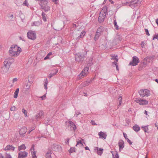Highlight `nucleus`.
I'll return each instance as SVG.
<instances>
[{
	"label": "nucleus",
	"instance_id": "5701e85b",
	"mask_svg": "<svg viewBox=\"0 0 158 158\" xmlns=\"http://www.w3.org/2000/svg\"><path fill=\"white\" fill-rule=\"evenodd\" d=\"M41 23L40 21H36L33 22L31 24L32 26H39L41 24Z\"/></svg>",
	"mask_w": 158,
	"mask_h": 158
},
{
	"label": "nucleus",
	"instance_id": "a878e982",
	"mask_svg": "<svg viewBox=\"0 0 158 158\" xmlns=\"http://www.w3.org/2000/svg\"><path fill=\"white\" fill-rule=\"evenodd\" d=\"M111 153L112 154L113 158H119L117 152H111Z\"/></svg>",
	"mask_w": 158,
	"mask_h": 158
},
{
	"label": "nucleus",
	"instance_id": "7ed1b4c3",
	"mask_svg": "<svg viewBox=\"0 0 158 158\" xmlns=\"http://www.w3.org/2000/svg\"><path fill=\"white\" fill-rule=\"evenodd\" d=\"M89 70V68L88 67H85L77 77V79L79 80L82 78L84 77L85 76L88 72Z\"/></svg>",
	"mask_w": 158,
	"mask_h": 158
},
{
	"label": "nucleus",
	"instance_id": "c9c22d12",
	"mask_svg": "<svg viewBox=\"0 0 158 158\" xmlns=\"http://www.w3.org/2000/svg\"><path fill=\"white\" fill-rule=\"evenodd\" d=\"M122 98L121 96H119L118 98V100L119 101V103L118 105L119 107L121 105L122 102Z\"/></svg>",
	"mask_w": 158,
	"mask_h": 158
},
{
	"label": "nucleus",
	"instance_id": "a18cd8bd",
	"mask_svg": "<svg viewBox=\"0 0 158 158\" xmlns=\"http://www.w3.org/2000/svg\"><path fill=\"white\" fill-rule=\"evenodd\" d=\"M101 32H102L101 28V27H98L96 33H100L101 34Z\"/></svg>",
	"mask_w": 158,
	"mask_h": 158
},
{
	"label": "nucleus",
	"instance_id": "f3484780",
	"mask_svg": "<svg viewBox=\"0 0 158 158\" xmlns=\"http://www.w3.org/2000/svg\"><path fill=\"white\" fill-rule=\"evenodd\" d=\"M118 144L119 148V150L120 151L121 149H122L124 147V142L123 140L120 139L119 140Z\"/></svg>",
	"mask_w": 158,
	"mask_h": 158
},
{
	"label": "nucleus",
	"instance_id": "9d476101",
	"mask_svg": "<svg viewBox=\"0 0 158 158\" xmlns=\"http://www.w3.org/2000/svg\"><path fill=\"white\" fill-rule=\"evenodd\" d=\"M106 14L102 13L100 12L99 15L98 21L100 23H101L103 22L106 17Z\"/></svg>",
	"mask_w": 158,
	"mask_h": 158
},
{
	"label": "nucleus",
	"instance_id": "7c9ffc66",
	"mask_svg": "<svg viewBox=\"0 0 158 158\" xmlns=\"http://www.w3.org/2000/svg\"><path fill=\"white\" fill-rule=\"evenodd\" d=\"M58 72V70H56V71L55 72V73H50L48 77L49 78H51L53 76L56 75Z\"/></svg>",
	"mask_w": 158,
	"mask_h": 158
},
{
	"label": "nucleus",
	"instance_id": "5fc2aeb1",
	"mask_svg": "<svg viewBox=\"0 0 158 158\" xmlns=\"http://www.w3.org/2000/svg\"><path fill=\"white\" fill-rule=\"evenodd\" d=\"M145 32H146V34L148 35V36H149V35H150L149 33V32H148V30L147 29H145Z\"/></svg>",
	"mask_w": 158,
	"mask_h": 158
},
{
	"label": "nucleus",
	"instance_id": "ddd939ff",
	"mask_svg": "<svg viewBox=\"0 0 158 158\" xmlns=\"http://www.w3.org/2000/svg\"><path fill=\"white\" fill-rule=\"evenodd\" d=\"M94 152L98 155L101 156L103 152V149L102 148H99L98 147H95L94 148Z\"/></svg>",
	"mask_w": 158,
	"mask_h": 158
},
{
	"label": "nucleus",
	"instance_id": "774afa93",
	"mask_svg": "<svg viewBox=\"0 0 158 158\" xmlns=\"http://www.w3.org/2000/svg\"><path fill=\"white\" fill-rule=\"evenodd\" d=\"M17 78H14L13 80V82H14L16 81H17Z\"/></svg>",
	"mask_w": 158,
	"mask_h": 158
},
{
	"label": "nucleus",
	"instance_id": "bf43d9fd",
	"mask_svg": "<svg viewBox=\"0 0 158 158\" xmlns=\"http://www.w3.org/2000/svg\"><path fill=\"white\" fill-rule=\"evenodd\" d=\"M145 43L144 42H142L141 44V46L142 48H143L144 46Z\"/></svg>",
	"mask_w": 158,
	"mask_h": 158
},
{
	"label": "nucleus",
	"instance_id": "680f3d73",
	"mask_svg": "<svg viewBox=\"0 0 158 158\" xmlns=\"http://www.w3.org/2000/svg\"><path fill=\"white\" fill-rule=\"evenodd\" d=\"M114 67H115L116 66V65H117V62H114L112 63Z\"/></svg>",
	"mask_w": 158,
	"mask_h": 158
},
{
	"label": "nucleus",
	"instance_id": "c03bdc74",
	"mask_svg": "<svg viewBox=\"0 0 158 158\" xmlns=\"http://www.w3.org/2000/svg\"><path fill=\"white\" fill-rule=\"evenodd\" d=\"M23 5L28 6L29 4L27 2V0H25L23 4Z\"/></svg>",
	"mask_w": 158,
	"mask_h": 158
},
{
	"label": "nucleus",
	"instance_id": "393cba45",
	"mask_svg": "<svg viewBox=\"0 0 158 158\" xmlns=\"http://www.w3.org/2000/svg\"><path fill=\"white\" fill-rule=\"evenodd\" d=\"M133 129L135 131L138 132L140 130V128L138 125H135L133 127Z\"/></svg>",
	"mask_w": 158,
	"mask_h": 158
},
{
	"label": "nucleus",
	"instance_id": "39448f33",
	"mask_svg": "<svg viewBox=\"0 0 158 158\" xmlns=\"http://www.w3.org/2000/svg\"><path fill=\"white\" fill-rule=\"evenodd\" d=\"M28 39L32 40H34L36 38V35L34 31H31L28 32L27 34Z\"/></svg>",
	"mask_w": 158,
	"mask_h": 158
},
{
	"label": "nucleus",
	"instance_id": "58836bf2",
	"mask_svg": "<svg viewBox=\"0 0 158 158\" xmlns=\"http://www.w3.org/2000/svg\"><path fill=\"white\" fill-rule=\"evenodd\" d=\"M143 130L145 132H148V128L147 126L142 127Z\"/></svg>",
	"mask_w": 158,
	"mask_h": 158
},
{
	"label": "nucleus",
	"instance_id": "8fccbe9b",
	"mask_svg": "<svg viewBox=\"0 0 158 158\" xmlns=\"http://www.w3.org/2000/svg\"><path fill=\"white\" fill-rule=\"evenodd\" d=\"M81 113L80 112H78L77 111H76L75 112V114H74V116H76V117H77L78 116V115L79 114H81Z\"/></svg>",
	"mask_w": 158,
	"mask_h": 158
},
{
	"label": "nucleus",
	"instance_id": "de8ad7c7",
	"mask_svg": "<svg viewBox=\"0 0 158 158\" xmlns=\"http://www.w3.org/2000/svg\"><path fill=\"white\" fill-rule=\"evenodd\" d=\"M128 0H125L124 1H121V2L123 4H126L127 3H128Z\"/></svg>",
	"mask_w": 158,
	"mask_h": 158
},
{
	"label": "nucleus",
	"instance_id": "473e14b6",
	"mask_svg": "<svg viewBox=\"0 0 158 158\" xmlns=\"http://www.w3.org/2000/svg\"><path fill=\"white\" fill-rule=\"evenodd\" d=\"M46 14H45L43 12H42V18L44 22H46L47 21L46 18Z\"/></svg>",
	"mask_w": 158,
	"mask_h": 158
},
{
	"label": "nucleus",
	"instance_id": "3c124183",
	"mask_svg": "<svg viewBox=\"0 0 158 158\" xmlns=\"http://www.w3.org/2000/svg\"><path fill=\"white\" fill-rule=\"evenodd\" d=\"M155 39H157L158 40V34H155L153 36L152 40H154Z\"/></svg>",
	"mask_w": 158,
	"mask_h": 158
},
{
	"label": "nucleus",
	"instance_id": "6e6d98bb",
	"mask_svg": "<svg viewBox=\"0 0 158 158\" xmlns=\"http://www.w3.org/2000/svg\"><path fill=\"white\" fill-rule=\"evenodd\" d=\"M15 109H16V107L15 106L11 107L10 108V110L11 111H14V110H15Z\"/></svg>",
	"mask_w": 158,
	"mask_h": 158
},
{
	"label": "nucleus",
	"instance_id": "f8f14e48",
	"mask_svg": "<svg viewBox=\"0 0 158 158\" xmlns=\"http://www.w3.org/2000/svg\"><path fill=\"white\" fill-rule=\"evenodd\" d=\"M14 61V59L12 58H9L7 59L4 61V63L6 64L7 65H9L10 67V64L12 63Z\"/></svg>",
	"mask_w": 158,
	"mask_h": 158
},
{
	"label": "nucleus",
	"instance_id": "0e129e2a",
	"mask_svg": "<svg viewBox=\"0 0 158 158\" xmlns=\"http://www.w3.org/2000/svg\"><path fill=\"white\" fill-rule=\"evenodd\" d=\"M123 136H124V138H125V139H127V134L123 132Z\"/></svg>",
	"mask_w": 158,
	"mask_h": 158
},
{
	"label": "nucleus",
	"instance_id": "aec40b11",
	"mask_svg": "<svg viewBox=\"0 0 158 158\" xmlns=\"http://www.w3.org/2000/svg\"><path fill=\"white\" fill-rule=\"evenodd\" d=\"M92 80L90 79H88L86 81H85L82 82L81 84L83 87L86 86L89 84L91 82Z\"/></svg>",
	"mask_w": 158,
	"mask_h": 158
},
{
	"label": "nucleus",
	"instance_id": "dca6fc26",
	"mask_svg": "<svg viewBox=\"0 0 158 158\" xmlns=\"http://www.w3.org/2000/svg\"><path fill=\"white\" fill-rule=\"evenodd\" d=\"M4 66L2 68V70L3 72V73H5L7 72L10 67L9 65H7L6 64L4 63Z\"/></svg>",
	"mask_w": 158,
	"mask_h": 158
},
{
	"label": "nucleus",
	"instance_id": "412c9836",
	"mask_svg": "<svg viewBox=\"0 0 158 158\" xmlns=\"http://www.w3.org/2000/svg\"><path fill=\"white\" fill-rule=\"evenodd\" d=\"M48 1L46 0H42L39 3V4L42 7L43 6L48 5Z\"/></svg>",
	"mask_w": 158,
	"mask_h": 158
},
{
	"label": "nucleus",
	"instance_id": "0eeeda50",
	"mask_svg": "<svg viewBox=\"0 0 158 158\" xmlns=\"http://www.w3.org/2000/svg\"><path fill=\"white\" fill-rule=\"evenodd\" d=\"M84 55H82L80 53H77L75 56V60L78 62L82 61L84 60Z\"/></svg>",
	"mask_w": 158,
	"mask_h": 158
},
{
	"label": "nucleus",
	"instance_id": "13d9d810",
	"mask_svg": "<svg viewBox=\"0 0 158 158\" xmlns=\"http://www.w3.org/2000/svg\"><path fill=\"white\" fill-rule=\"evenodd\" d=\"M127 142L130 144H132V142H131V140L128 138L126 139Z\"/></svg>",
	"mask_w": 158,
	"mask_h": 158
},
{
	"label": "nucleus",
	"instance_id": "f704fd0d",
	"mask_svg": "<svg viewBox=\"0 0 158 158\" xmlns=\"http://www.w3.org/2000/svg\"><path fill=\"white\" fill-rule=\"evenodd\" d=\"M82 140L83 141V139H81V140H79L77 142V143L76 145V146L77 147V145L78 144H81V146H83V144L82 142Z\"/></svg>",
	"mask_w": 158,
	"mask_h": 158
},
{
	"label": "nucleus",
	"instance_id": "20e7f679",
	"mask_svg": "<svg viewBox=\"0 0 158 158\" xmlns=\"http://www.w3.org/2000/svg\"><path fill=\"white\" fill-rule=\"evenodd\" d=\"M139 59L136 56H134L132 58V60L129 63V65L135 66L137 65L139 62Z\"/></svg>",
	"mask_w": 158,
	"mask_h": 158
},
{
	"label": "nucleus",
	"instance_id": "c756f323",
	"mask_svg": "<svg viewBox=\"0 0 158 158\" xmlns=\"http://www.w3.org/2000/svg\"><path fill=\"white\" fill-rule=\"evenodd\" d=\"M101 35V34L100 33H98L96 32L95 36L94 38V39L95 40H97L98 39L99 37Z\"/></svg>",
	"mask_w": 158,
	"mask_h": 158
},
{
	"label": "nucleus",
	"instance_id": "423d86ee",
	"mask_svg": "<svg viewBox=\"0 0 158 158\" xmlns=\"http://www.w3.org/2000/svg\"><path fill=\"white\" fill-rule=\"evenodd\" d=\"M52 148L54 151L57 152H61L62 150V147L59 145L54 144L52 146Z\"/></svg>",
	"mask_w": 158,
	"mask_h": 158
},
{
	"label": "nucleus",
	"instance_id": "79ce46f5",
	"mask_svg": "<svg viewBox=\"0 0 158 158\" xmlns=\"http://www.w3.org/2000/svg\"><path fill=\"white\" fill-rule=\"evenodd\" d=\"M69 152L70 153H73L74 152H75V148H73V147L71 148L69 150Z\"/></svg>",
	"mask_w": 158,
	"mask_h": 158
},
{
	"label": "nucleus",
	"instance_id": "2f4dec72",
	"mask_svg": "<svg viewBox=\"0 0 158 158\" xmlns=\"http://www.w3.org/2000/svg\"><path fill=\"white\" fill-rule=\"evenodd\" d=\"M52 153L51 152H47L45 155V157L46 158H52L51 157Z\"/></svg>",
	"mask_w": 158,
	"mask_h": 158
},
{
	"label": "nucleus",
	"instance_id": "4d7b16f0",
	"mask_svg": "<svg viewBox=\"0 0 158 158\" xmlns=\"http://www.w3.org/2000/svg\"><path fill=\"white\" fill-rule=\"evenodd\" d=\"M31 151H34V145H32L30 149Z\"/></svg>",
	"mask_w": 158,
	"mask_h": 158
},
{
	"label": "nucleus",
	"instance_id": "37998d69",
	"mask_svg": "<svg viewBox=\"0 0 158 158\" xmlns=\"http://www.w3.org/2000/svg\"><path fill=\"white\" fill-rule=\"evenodd\" d=\"M85 34V31H83L81 32L79 36L80 38H82L84 36Z\"/></svg>",
	"mask_w": 158,
	"mask_h": 158
},
{
	"label": "nucleus",
	"instance_id": "6ab92c4d",
	"mask_svg": "<svg viewBox=\"0 0 158 158\" xmlns=\"http://www.w3.org/2000/svg\"><path fill=\"white\" fill-rule=\"evenodd\" d=\"M15 148L12 145H7L4 148V150L5 151L6 150H12L14 151Z\"/></svg>",
	"mask_w": 158,
	"mask_h": 158
},
{
	"label": "nucleus",
	"instance_id": "2eb2a0df",
	"mask_svg": "<svg viewBox=\"0 0 158 158\" xmlns=\"http://www.w3.org/2000/svg\"><path fill=\"white\" fill-rule=\"evenodd\" d=\"M44 112L43 111H40L39 113L37 114L35 116V118L36 120H38L44 117Z\"/></svg>",
	"mask_w": 158,
	"mask_h": 158
},
{
	"label": "nucleus",
	"instance_id": "603ef678",
	"mask_svg": "<svg viewBox=\"0 0 158 158\" xmlns=\"http://www.w3.org/2000/svg\"><path fill=\"white\" fill-rule=\"evenodd\" d=\"M5 158H12V157L10 154H7L6 153V156H5Z\"/></svg>",
	"mask_w": 158,
	"mask_h": 158
},
{
	"label": "nucleus",
	"instance_id": "1a4fd4ad",
	"mask_svg": "<svg viewBox=\"0 0 158 158\" xmlns=\"http://www.w3.org/2000/svg\"><path fill=\"white\" fill-rule=\"evenodd\" d=\"M65 123L66 124L69 123L68 126H69L71 127L72 128V129L71 130H73L74 131H75L77 128L75 124L73 122L71 121H66Z\"/></svg>",
	"mask_w": 158,
	"mask_h": 158
},
{
	"label": "nucleus",
	"instance_id": "f257e3e1",
	"mask_svg": "<svg viewBox=\"0 0 158 158\" xmlns=\"http://www.w3.org/2000/svg\"><path fill=\"white\" fill-rule=\"evenodd\" d=\"M21 51V48L17 45H12L10 48L9 52L11 56H17L19 55Z\"/></svg>",
	"mask_w": 158,
	"mask_h": 158
},
{
	"label": "nucleus",
	"instance_id": "a19ab883",
	"mask_svg": "<svg viewBox=\"0 0 158 158\" xmlns=\"http://www.w3.org/2000/svg\"><path fill=\"white\" fill-rule=\"evenodd\" d=\"M52 54V53L51 52H49L47 55V56L44 58V60H46L47 59L49 58V56H50Z\"/></svg>",
	"mask_w": 158,
	"mask_h": 158
},
{
	"label": "nucleus",
	"instance_id": "c85d7f7f",
	"mask_svg": "<svg viewBox=\"0 0 158 158\" xmlns=\"http://www.w3.org/2000/svg\"><path fill=\"white\" fill-rule=\"evenodd\" d=\"M111 60H116V62L118 61V59L117 58L118 56L117 55H112L111 56Z\"/></svg>",
	"mask_w": 158,
	"mask_h": 158
},
{
	"label": "nucleus",
	"instance_id": "09e8293b",
	"mask_svg": "<svg viewBox=\"0 0 158 158\" xmlns=\"http://www.w3.org/2000/svg\"><path fill=\"white\" fill-rule=\"evenodd\" d=\"M18 92L15 91L14 94V98H17L18 97Z\"/></svg>",
	"mask_w": 158,
	"mask_h": 158
},
{
	"label": "nucleus",
	"instance_id": "4468645a",
	"mask_svg": "<svg viewBox=\"0 0 158 158\" xmlns=\"http://www.w3.org/2000/svg\"><path fill=\"white\" fill-rule=\"evenodd\" d=\"M27 130L26 127H25L21 128L19 130V134L20 135L23 136L27 132Z\"/></svg>",
	"mask_w": 158,
	"mask_h": 158
},
{
	"label": "nucleus",
	"instance_id": "ea45409f",
	"mask_svg": "<svg viewBox=\"0 0 158 158\" xmlns=\"http://www.w3.org/2000/svg\"><path fill=\"white\" fill-rule=\"evenodd\" d=\"M114 26L115 27L116 29L117 30L118 29V27L117 24V22H116L115 19V20L114 21Z\"/></svg>",
	"mask_w": 158,
	"mask_h": 158
},
{
	"label": "nucleus",
	"instance_id": "69168bd1",
	"mask_svg": "<svg viewBox=\"0 0 158 158\" xmlns=\"http://www.w3.org/2000/svg\"><path fill=\"white\" fill-rule=\"evenodd\" d=\"M47 84H45V83L44 84V89H47Z\"/></svg>",
	"mask_w": 158,
	"mask_h": 158
},
{
	"label": "nucleus",
	"instance_id": "e2e57ef3",
	"mask_svg": "<svg viewBox=\"0 0 158 158\" xmlns=\"http://www.w3.org/2000/svg\"><path fill=\"white\" fill-rule=\"evenodd\" d=\"M142 1V0H138L137 1L136 3L138 4H140Z\"/></svg>",
	"mask_w": 158,
	"mask_h": 158
},
{
	"label": "nucleus",
	"instance_id": "cd10ccee",
	"mask_svg": "<svg viewBox=\"0 0 158 158\" xmlns=\"http://www.w3.org/2000/svg\"><path fill=\"white\" fill-rule=\"evenodd\" d=\"M26 147L24 144H23L18 147V150L20 151L21 150H25L26 149Z\"/></svg>",
	"mask_w": 158,
	"mask_h": 158
},
{
	"label": "nucleus",
	"instance_id": "338daca9",
	"mask_svg": "<svg viewBox=\"0 0 158 158\" xmlns=\"http://www.w3.org/2000/svg\"><path fill=\"white\" fill-rule=\"evenodd\" d=\"M91 123L93 125H96V123L94 122V121H93V120H92L91 121Z\"/></svg>",
	"mask_w": 158,
	"mask_h": 158
},
{
	"label": "nucleus",
	"instance_id": "72a5a7b5",
	"mask_svg": "<svg viewBox=\"0 0 158 158\" xmlns=\"http://www.w3.org/2000/svg\"><path fill=\"white\" fill-rule=\"evenodd\" d=\"M35 126H33L32 127H30L29 128V131H28V133L30 134L31 131H33L35 128Z\"/></svg>",
	"mask_w": 158,
	"mask_h": 158
},
{
	"label": "nucleus",
	"instance_id": "864d4df0",
	"mask_svg": "<svg viewBox=\"0 0 158 158\" xmlns=\"http://www.w3.org/2000/svg\"><path fill=\"white\" fill-rule=\"evenodd\" d=\"M52 2L55 3L56 4H57L59 2L58 0H52Z\"/></svg>",
	"mask_w": 158,
	"mask_h": 158
},
{
	"label": "nucleus",
	"instance_id": "e433bc0d",
	"mask_svg": "<svg viewBox=\"0 0 158 158\" xmlns=\"http://www.w3.org/2000/svg\"><path fill=\"white\" fill-rule=\"evenodd\" d=\"M32 158H37L36 156V152L35 151H33L31 152Z\"/></svg>",
	"mask_w": 158,
	"mask_h": 158
},
{
	"label": "nucleus",
	"instance_id": "a211bd4d",
	"mask_svg": "<svg viewBox=\"0 0 158 158\" xmlns=\"http://www.w3.org/2000/svg\"><path fill=\"white\" fill-rule=\"evenodd\" d=\"M98 135L100 138L103 139H105L107 137V135L104 132L102 131H100L98 133Z\"/></svg>",
	"mask_w": 158,
	"mask_h": 158
},
{
	"label": "nucleus",
	"instance_id": "9b49d317",
	"mask_svg": "<svg viewBox=\"0 0 158 158\" xmlns=\"http://www.w3.org/2000/svg\"><path fill=\"white\" fill-rule=\"evenodd\" d=\"M28 153L25 151H20L18 154V158H25L27 157Z\"/></svg>",
	"mask_w": 158,
	"mask_h": 158
},
{
	"label": "nucleus",
	"instance_id": "49530a36",
	"mask_svg": "<svg viewBox=\"0 0 158 158\" xmlns=\"http://www.w3.org/2000/svg\"><path fill=\"white\" fill-rule=\"evenodd\" d=\"M22 112L24 114L25 116L26 117H27V111L26 110L24 109H22Z\"/></svg>",
	"mask_w": 158,
	"mask_h": 158
},
{
	"label": "nucleus",
	"instance_id": "4c0bfd02",
	"mask_svg": "<svg viewBox=\"0 0 158 158\" xmlns=\"http://www.w3.org/2000/svg\"><path fill=\"white\" fill-rule=\"evenodd\" d=\"M92 60L93 58L92 57H90L89 58V61H88L89 63H88V64H89V66H90L93 64V63L92 62Z\"/></svg>",
	"mask_w": 158,
	"mask_h": 158
},
{
	"label": "nucleus",
	"instance_id": "f03ea898",
	"mask_svg": "<svg viewBox=\"0 0 158 158\" xmlns=\"http://www.w3.org/2000/svg\"><path fill=\"white\" fill-rule=\"evenodd\" d=\"M139 93L142 98L148 97L150 95V90L147 89H140L139 91Z\"/></svg>",
	"mask_w": 158,
	"mask_h": 158
},
{
	"label": "nucleus",
	"instance_id": "052dcab7",
	"mask_svg": "<svg viewBox=\"0 0 158 158\" xmlns=\"http://www.w3.org/2000/svg\"><path fill=\"white\" fill-rule=\"evenodd\" d=\"M40 98H42V100H43L45 99L46 98V95H44V96L41 97Z\"/></svg>",
	"mask_w": 158,
	"mask_h": 158
},
{
	"label": "nucleus",
	"instance_id": "b1692460",
	"mask_svg": "<svg viewBox=\"0 0 158 158\" xmlns=\"http://www.w3.org/2000/svg\"><path fill=\"white\" fill-rule=\"evenodd\" d=\"M107 10V6H105L103 8L100 12H102V13L107 15L108 14Z\"/></svg>",
	"mask_w": 158,
	"mask_h": 158
},
{
	"label": "nucleus",
	"instance_id": "bb28decb",
	"mask_svg": "<svg viewBox=\"0 0 158 158\" xmlns=\"http://www.w3.org/2000/svg\"><path fill=\"white\" fill-rule=\"evenodd\" d=\"M28 81L29 83L31 84L33 83L34 81V79L32 75H30L28 77Z\"/></svg>",
	"mask_w": 158,
	"mask_h": 158
},
{
	"label": "nucleus",
	"instance_id": "4be33fe9",
	"mask_svg": "<svg viewBox=\"0 0 158 158\" xmlns=\"http://www.w3.org/2000/svg\"><path fill=\"white\" fill-rule=\"evenodd\" d=\"M41 8L44 10L45 12L48 11L50 10V7L48 5L43 6L41 7Z\"/></svg>",
	"mask_w": 158,
	"mask_h": 158
},
{
	"label": "nucleus",
	"instance_id": "6e6552de",
	"mask_svg": "<svg viewBox=\"0 0 158 158\" xmlns=\"http://www.w3.org/2000/svg\"><path fill=\"white\" fill-rule=\"evenodd\" d=\"M135 102L140 105H146L148 103V101L146 100L140 98H137Z\"/></svg>",
	"mask_w": 158,
	"mask_h": 158
}]
</instances>
